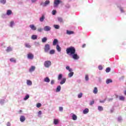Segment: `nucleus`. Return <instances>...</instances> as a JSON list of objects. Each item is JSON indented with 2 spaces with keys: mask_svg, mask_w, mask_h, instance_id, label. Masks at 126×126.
I'll return each mask as SVG.
<instances>
[{
  "mask_svg": "<svg viewBox=\"0 0 126 126\" xmlns=\"http://www.w3.org/2000/svg\"><path fill=\"white\" fill-rule=\"evenodd\" d=\"M98 110L99 112H102V111H103L104 109L103 108V107H102L101 106H98Z\"/></svg>",
  "mask_w": 126,
  "mask_h": 126,
  "instance_id": "obj_36",
  "label": "nucleus"
},
{
  "mask_svg": "<svg viewBox=\"0 0 126 126\" xmlns=\"http://www.w3.org/2000/svg\"><path fill=\"white\" fill-rule=\"evenodd\" d=\"M112 82H113V80H112V79H107L106 80V84H109V83H112Z\"/></svg>",
  "mask_w": 126,
  "mask_h": 126,
  "instance_id": "obj_25",
  "label": "nucleus"
},
{
  "mask_svg": "<svg viewBox=\"0 0 126 126\" xmlns=\"http://www.w3.org/2000/svg\"><path fill=\"white\" fill-rule=\"evenodd\" d=\"M41 4L42 6H47L48 4H50V1L49 0H46L45 2H43Z\"/></svg>",
  "mask_w": 126,
  "mask_h": 126,
  "instance_id": "obj_7",
  "label": "nucleus"
},
{
  "mask_svg": "<svg viewBox=\"0 0 126 126\" xmlns=\"http://www.w3.org/2000/svg\"><path fill=\"white\" fill-rule=\"evenodd\" d=\"M94 94H97L98 93V89L97 87H94L93 90Z\"/></svg>",
  "mask_w": 126,
  "mask_h": 126,
  "instance_id": "obj_23",
  "label": "nucleus"
},
{
  "mask_svg": "<svg viewBox=\"0 0 126 126\" xmlns=\"http://www.w3.org/2000/svg\"><path fill=\"white\" fill-rule=\"evenodd\" d=\"M62 89V87L61 86H58L56 88V92H60Z\"/></svg>",
  "mask_w": 126,
  "mask_h": 126,
  "instance_id": "obj_27",
  "label": "nucleus"
},
{
  "mask_svg": "<svg viewBox=\"0 0 126 126\" xmlns=\"http://www.w3.org/2000/svg\"><path fill=\"white\" fill-rule=\"evenodd\" d=\"M65 81H66V78H63L62 79L60 84H61V85H63V84H64V83H65Z\"/></svg>",
  "mask_w": 126,
  "mask_h": 126,
  "instance_id": "obj_12",
  "label": "nucleus"
},
{
  "mask_svg": "<svg viewBox=\"0 0 126 126\" xmlns=\"http://www.w3.org/2000/svg\"><path fill=\"white\" fill-rule=\"evenodd\" d=\"M66 52L67 55L72 56L73 54H75V48L73 47H70L66 49Z\"/></svg>",
  "mask_w": 126,
  "mask_h": 126,
  "instance_id": "obj_1",
  "label": "nucleus"
},
{
  "mask_svg": "<svg viewBox=\"0 0 126 126\" xmlns=\"http://www.w3.org/2000/svg\"><path fill=\"white\" fill-rule=\"evenodd\" d=\"M72 119L73 121H76V120H77V116L75 114H73L72 116Z\"/></svg>",
  "mask_w": 126,
  "mask_h": 126,
  "instance_id": "obj_24",
  "label": "nucleus"
},
{
  "mask_svg": "<svg viewBox=\"0 0 126 126\" xmlns=\"http://www.w3.org/2000/svg\"><path fill=\"white\" fill-rule=\"evenodd\" d=\"M51 50V46H50V44H46L45 45L44 47V51L45 53H49V51Z\"/></svg>",
  "mask_w": 126,
  "mask_h": 126,
  "instance_id": "obj_3",
  "label": "nucleus"
},
{
  "mask_svg": "<svg viewBox=\"0 0 126 126\" xmlns=\"http://www.w3.org/2000/svg\"><path fill=\"white\" fill-rule=\"evenodd\" d=\"M14 25V22L13 21H11L10 23V27H13V26Z\"/></svg>",
  "mask_w": 126,
  "mask_h": 126,
  "instance_id": "obj_43",
  "label": "nucleus"
},
{
  "mask_svg": "<svg viewBox=\"0 0 126 126\" xmlns=\"http://www.w3.org/2000/svg\"><path fill=\"white\" fill-rule=\"evenodd\" d=\"M117 121L118 123H122L123 122V117L122 116H119L117 118Z\"/></svg>",
  "mask_w": 126,
  "mask_h": 126,
  "instance_id": "obj_17",
  "label": "nucleus"
},
{
  "mask_svg": "<svg viewBox=\"0 0 126 126\" xmlns=\"http://www.w3.org/2000/svg\"><path fill=\"white\" fill-rule=\"evenodd\" d=\"M56 53V51L54 49H52L49 51L50 55H54Z\"/></svg>",
  "mask_w": 126,
  "mask_h": 126,
  "instance_id": "obj_35",
  "label": "nucleus"
},
{
  "mask_svg": "<svg viewBox=\"0 0 126 126\" xmlns=\"http://www.w3.org/2000/svg\"><path fill=\"white\" fill-rule=\"evenodd\" d=\"M126 97L124 96H119V100L120 101H125Z\"/></svg>",
  "mask_w": 126,
  "mask_h": 126,
  "instance_id": "obj_28",
  "label": "nucleus"
},
{
  "mask_svg": "<svg viewBox=\"0 0 126 126\" xmlns=\"http://www.w3.org/2000/svg\"><path fill=\"white\" fill-rule=\"evenodd\" d=\"M51 85H54V84H55V80H52L51 81Z\"/></svg>",
  "mask_w": 126,
  "mask_h": 126,
  "instance_id": "obj_53",
  "label": "nucleus"
},
{
  "mask_svg": "<svg viewBox=\"0 0 126 126\" xmlns=\"http://www.w3.org/2000/svg\"><path fill=\"white\" fill-rule=\"evenodd\" d=\"M38 0H31L32 2V3H34V2H36V1H37Z\"/></svg>",
  "mask_w": 126,
  "mask_h": 126,
  "instance_id": "obj_59",
  "label": "nucleus"
},
{
  "mask_svg": "<svg viewBox=\"0 0 126 126\" xmlns=\"http://www.w3.org/2000/svg\"><path fill=\"white\" fill-rule=\"evenodd\" d=\"M82 95H83V94H82V93L79 94H78V98H81L82 97Z\"/></svg>",
  "mask_w": 126,
  "mask_h": 126,
  "instance_id": "obj_46",
  "label": "nucleus"
},
{
  "mask_svg": "<svg viewBox=\"0 0 126 126\" xmlns=\"http://www.w3.org/2000/svg\"><path fill=\"white\" fill-rule=\"evenodd\" d=\"M120 11L122 13L125 12V11L124 10V9L123 8H120Z\"/></svg>",
  "mask_w": 126,
  "mask_h": 126,
  "instance_id": "obj_57",
  "label": "nucleus"
},
{
  "mask_svg": "<svg viewBox=\"0 0 126 126\" xmlns=\"http://www.w3.org/2000/svg\"><path fill=\"white\" fill-rule=\"evenodd\" d=\"M73 60H79V56L76 53H74L72 55H71Z\"/></svg>",
  "mask_w": 126,
  "mask_h": 126,
  "instance_id": "obj_5",
  "label": "nucleus"
},
{
  "mask_svg": "<svg viewBox=\"0 0 126 126\" xmlns=\"http://www.w3.org/2000/svg\"><path fill=\"white\" fill-rule=\"evenodd\" d=\"M63 108L62 107H59V111H60V112H63Z\"/></svg>",
  "mask_w": 126,
  "mask_h": 126,
  "instance_id": "obj_56",
  "label": "nucleus"
},
{
  "mask_svg": "<svg viewBox=\"0 0 126 126\" xmlns=\"http://www.w3.org/2000/svg\"><path fill=\"white\" fill-rule=\"evenodd\" d=\"M124 94H125V95H126V91H125V92H124Z\"/></svg>",
  "mask_w": 126,
  "mask_h": 126,
  "instance_id": "obj_62",
  "label": "nucleus"
},
{
  "mask_svg": "<svg viewBox=\"0 0 126 126\" xmlns=\"http://www.w3.org/2000/svg\"><path fill=\"white\" fill-rule=\"evenodd\" d=\"M73 74H74V73L73 72H70L68 74V77H72V76H73Z\"/></svg>",
  "mask_w": 126,
  "mask_h": 126,
  "instance_id": "obj_30",
  "label": "nucleus"
},
{
  "mask_svg": "<svg viewBox=\"0 0 126 126\" xmlns=\"http://www.w3.org/2000/svg\"><path fill=\"white\" fill-rule=\"evenodd\" d=\"M37 38H38V35L36 34H33L32 35V37H31V39L32 40H37Z\"/></svg>",
  "mask_w": 126,
  "mask_h": 126,
  "instance_id": "obj_16",
  "label": "nucleus"
},
{
  "mask_svg": "<svg viewBox=\"0 0 126 126\" xmlns=\"http://www.w3.org/2000/svg\"><path fill=\"white\" fill-rule=\"evenodd\" d=\"M27 84L29 86H31V85H32V81H31V80H27Z\"/></svg>",
  "mask_w": 126,
  "mask_h": 126,
  "instance_id": "obj_21",
  "label": "nucleus"
},
{
  "mask_svg": "<svg viewBox=\"0 0 126 126\" xmlns=\"http://www.w3.org/2000/svg\"><path fill=\"white\" fill-rule=\"evenodd\" d=\"M94 100H93V101H91L90 103V106H92V105H94Z\"/></svg>",
  "mask_w": 126,
  "mask_h": 126,
  "instance_id": "obj_54",
  "label": "nucleus"
},
{
  "mask_svg": "<svg viewBox=\"0 0 126 126\" xmlns=\"http://www.w3.org/2000/svg\"><path fill=\"white\" fill-rule=\"evenodd\" d=\"M85 80H86V81H88L89 80V77L88 76V75H86Z\"/></svg>",
  "mask_w": 126,
  "mask_h": 126,
  "instance_id": "obj_47",
  "label": "nucleus"
},
{
  "mask_svg": "<svg viewBox=\"0 0 126 126\" xmlns=\"http://www.w3.org/2000/svg\"><path fill=\"white\" fill-rule=\"evenodd\" d=\"M36 67L35 66H32L31 68L29 69L30 72H33L35 70Z\"/></svg>",
  "mask_w": 126,
  "mask_h": 126,
  "instance_id": "obj_13",
  "label": "nucleus"
},
{
  "mask_svg": "<svg viewBox=\"0 0 126 126\" xmlns=\"http://www.w3.org/2000/svg\"><path fill=\"white\" fill-rule=\"evenodd\" d=\"M60 123V120L59 119H54V124L55 125H59Z\"/></svg>",
  "mask_w": 126,
  "mask_h": 126,
  "instance_id": "obj_20",
  "label": "nucleus"
},
{
  "mask_svg": "<svg viewBox=\"0 0 126 126\" xmlns=\"http://www.w3.org/2000/svg\"><path fill=\"white\" fill-rule=\"evenodd\" d=\"M30 28L33 31H36V30H37V28H36L35 25H30Z\"/></svg>",
  "mask_w": 126,
  "mask_h": 126,
  "instance_id": "obj_9",
  "label": "nucleus"
},
{
  "mask_svg": "<svg viewBox=\"0 0 126 126\" xmlns=\"http://www.w3.org/2000/svg\"><path fill=\"white\" fill-rule=\"evenodd\" d=\"M110 112H111V113H113L114 112V110L111 109Z\"/></svg>",
  "mask_w": 126,
  "mask_h": 126,
  "instance_id": "obj_61",
  "label": "nucleus"
},
{
  "mask_svg": "<svg viewBox=\"0 0 126 126\" xmlns=\"http://www.w3.org/2000/svg\"><path fill=\"white\" fill-rule=\"evenodd\" d=\"M41 115H42V111H39L38 112V116L39 117H41Z\"/></svg>",
  "mask_w": 126,
  "mask_h": 126,
  "instance_id": "obj_51",
  "label": "nucleus"
},
{
  "mask_svg": "<svg viewBox=\"0 0 126 126\" xmlns=\"http://www.w3.org/2000/svg\"><path fill=\"white\" fill-rule=\"evenodd\" d=\"M65 68L67 70H68L69 72H71V71H72V69L70 68V67H69V66H66Z\"/></svg>",
  "mask_w": 126,
  "mask_h": 126,
  "instance_id": "obj_29",
  "label": "nucleus"
},
{
  "mask_svg": "<svg viewBox=\"0 0 126 126\" xmlns=\"http://www.w3.org/2000/svg\"><path fill=\"white\" fill-rule=\"evenodd\" d=\"M74 33V32H73V31H68V30L66 31V34L67 35H71V34H73Z\"/></svg>",
  "mask_w": 126,
  "mask_h": 126,
  "instance_id": "obj_26",
  "label": "nucleus"
},
{
  "mask_svg": "<svg viewBox=\"0 0 126 126\" xmlns=\"http://www.w3.org/2000/svg\"><path fill=\"white\" fill-rule=\"evenodd\" d=\"M30 97V95L29 94H27L25 97L24 98V101H27V100H28Z\"/></svg>",
  "mask_w": 126,
  "mask_h": 126,
  "instance_id": "obj_33",
  "label": "nucleus"
},
{
  "mask_svg": "<svg viewBox=\"0 0 126 126\" xmlns=\"http://www.w3.org/2000/svg\"><path fill=\"white\" fill-rule=\"evenodd\" d=\"M98 69L99 70H102V69H103V67L102 66V65L98 66Z\"/></svg>",
  "mask_w": 126,
  "mask_h": 126,
  "instance_id": "obj_55",
  "label": "nucleus"
},
{
  "mask_svg": "<svg viewBox=\"0 0 126 126\" xmlns=\"http://www.w3.org/2000/svg\"><path fill=\"white\" fill-rule=\"evenodd\" d=\"M10 61L11 62V63H16V60H15V59L14 58H11L10 59Z\"/></svg>",
  "mask_w": 126,
  "mask_h": 126,
  "instance_id": "obj_39",
  "label": "nucleus"
},
{
  "mask_svg": "<svg viewBox=\"0 0 126 126\" xmlns=\"http://www.w3.org/2000/svg\"><path fill=\"white\" fill-rule=\"evenodd\" d=\"M25 47H26V48H28L29 49H30V48H31V45H30V43H25Z\"/></svg>",
  "mask_w": 126,
  "mask_h": 126,
  "instance_id": "obj_32",
  "label": "nucleus"
},
{
  "mask_svg": "<svg viewBox=\"0 0 126 126\" xmlns=\"http://www.w3.org/2000/svg\"><path fill=\"white\" fill-rule=\"evenodd\" d=\"M44 19H45V16L42 15V17L40 18L39 21L40 22H43V21H44Z\"/></svg>",
  "mask_w": 126,
  "mask_h": 126,
  "instance_id": "obj_34",
  "label": "nucleus"
},
{
  "mask_svg": "<svg viewBox=\"0 0 126 126\" xmlns=\"http://www.w3.org/2000/svg\"><path fill=\"white\" fill-rule=\"evenodd\" d=\"M44 82H47V83H49L50 81V78H49L48 77H46L44 78Z\"/></svg>",
  "mask_w": 126,
  "mask_h": 126,
  "instance_id": "obj_19",
  "label": "nucleus"
},
{
  "mask_svg": "<svg viewBox=\"0 0 126 126\" xmlns=\"http://www.w3.org/2000/svg\"><path fill=\"white\" fill-rule=\"evenodd\" d=\"M27 58L29 60H33L34 59V55L32 53H29L28 54Z\"/></svg>",
  "mask_w": 126,
  "mask_h": 126,
  "instance_id": "obj_8",
  "label": "nucleus"
},
{
  "mask_svg": "<svg viewBox=\"0 0 126 126\" xmlns=\"http://www.w3.org/2000/svg\"><path fill=\"white\" fill-rule=\"evenodd\" d=\"M34 45L36 47H39L40 46V43L39 42H34Z\"/></svg>",
  "mask_w": 126,
  "mask_h": 126,
  "instance_id": "obj_44",
  "label": "nucleus"
},
{
  "mask_svg": "<svg viewBox=\"0 0 126 126\" xmlns=\"http://www.w3.org/2000/svg\"><path fill=\"white\" fill-rule=\"evenodd\" d=\"M99 102H100V103H105V102H106V99H103V100H99Z\"/></svg>",
  "mask_w": 126,
  "mask_h": 126,
  "instance_id": "obj_52",
  "label": "nucleus"
},
{
  "mask_svg": "<svg viewBox=\"0 0 126 126\" xmlns=\"http://www.w3.org/2000/svg\"><path fill=\"white\" fill-rule=\"evenodd\" d=\"M105 71L106 72H110V71H111V68L110 67L106 68Z\"/></svg>",
  "mask_w": 126,
  "mask_h": 126,
  "instance_id": "obj_45",
  "label": "nucleus"
},
{
  "mask_svg": "<svg viewBox=\"0 0 126 126\" xmlns=\"http://www.w3.org/2000/svg\"><path fill=\"white\" fill-rule=\"evenodd\" d=\"M56 50L59 53L62 52V48H61V46L59 44H57L56 45Z\"/></svg>",
  "mask_w": 126,
  "mask_h": 126,
  "instance_id": "obj_10",
  "label": "nucleus"
},
{
  "mask_svg": "<svg viewBox=\"0 0 126 126\" xmlns=\"http://www.w3.org/2000/svg\"><path fill=\"white\" fill-rule=\"evenodd\" d=\"M58 20L59 22H60L61 23H63V20L62 18L61 17H58Z\"/></svg>",
  "mask_w": 126,
  "mask_h": 126,
  "instance_id": "obj_41",
  "label": "nucleus"
},
{
  "mask_svg": "<svg viewBox=\"0 0 126 126\" xmlns=\"http://www.w3.org/2000/svg\"><path fill=\"white\" fill-rule=\"evenodd\" d=\"M52 29V28L49 26H45L43 28V30L46 32H49V31H51V30Z\"/></svg>",
  "mask_w": 126,
  "mask_h": 126,
  "instance_id": "obj_6",
  "label": "nucleus"
},
{
  "mask_svg": "<svg viewBox=\"0 0 126 126\" xmlns=\"http://www.w3.org/2000/svg\"><path fill=\"white\" fill-rule=\"evenodd\" d=\"M54 27L55 28V29H60V26L58 25H54Z\"/></svg>",
  "mask_w": 126,
  "mask_h": 126,
  "instance_id": "obj_42",
  "label": "nucleus"
},
{
  "mask_svg": "<svg viewBox=\"0 0 126 126\" xmlns=\"http://www.w3.org/2000/svg\"><path fill=\"white\" fill-rule=\"evenodd\" d=\"M20 121L21 123H24L25 122V116L22 115L20 117Z\"/></svg>",
  "mask_w": 126,
  "mask_h": 126,
  "instance_id": "obj_11",
  "label": "nucleus"
},
{
  "mask_svg": "<svg viewBox=\"0 0 126 126\" xmlns=\"http://www.w3.org/2000/svg\"><path fill=\"white\" fill-rule=\"evenodd\" d=\"M37 31L38 32H42V31H43V29L41 28H39L38 29H37Z\"/></svg>",
  "mask_w": 126,
  "mask_h": 126,
  "instance_id": "obj_49",
  "label": "nucleus"
},
{
  "mask_svg": "<svg viewBox=\"0 0 126 126\" xmlns=\"http://www.w3.org/2000/svg\"><path fill=\"white\" fill-rule=\"evenodd\" d=\"M52 65V62L50 61L47 60L44 62V66L46 68H49Z\"/></svg>",
  "mask_w": 126,
  "mask_h": 126,
  "instance_id": "obj_2",
  "label": "nucleus"
},
{
  "mask_svg": "<svg viewBox=\"0 0 126 126\" xmlns=\"http://www.w3.org/2000/svg\"><path fill=\"white\" fill-rule=\"evenodd\" d=\"M4 103H5V100L4 99H0V105H3Z\"/></svg>",
  "mask_w": 126,
  "mask_h": 126,
  "instance_id": "obj_38",
  "label": "nucleus"
},
{
  "mask_svg": "<svg viewBox=\"0 0 126 126\" xmlns=\"http://www.w3.org/2000/svg\"><path fill=\"white\" fill-rule=\"evenodd\" d=\"M56 13H57V11L56 10H53L52 11L53 15H56Z\"/></svg>",
  "mask_w": 126,
  "mask_h": 126,
  "instance_id": "obj_50",
  "label": "nucleus"
},
{
  "mask_svg": "<svg viewBox=\"0 0 126 126\" xmlns=\"http://www.w3.org/2000/svg\"><path fill=\"white\" fill-rule=\"evenodd\" d=\"M47 40H48V38L47 37H44L42 39V43H46L47 42Z\"/></svg>",
  "mask_w": 126,
  "mask_h": 126,
  "instance_id": "obj_37",
  "label": "nucleus"
},
{
  "mask_svg": "<svg viewBox=\"0 0 126 126\" xmlns=\"http://www.w3.org/2000/svg\"><path fill=\"white\" fill-rule=\"evenodd\" d=\"M13 48L12 47L9 46L7 47V49H6V51L7 53H9V52H12Z\"/></svg>",
  "mask_w": 126,
  "mask_h": 126,
  "instance_id": "obj_14",
  "label": "nucleus"
},
{
  "mask_svg": "<svg viewBox=\"0 0 126 126\" xmlns=\"http://www.w3.org/2000/svg\"><path fill=\"white\" fill-rule=\"evenodd\" d=\"M112 100H113V98L109 99V101H112Z\"/></svg>",
  "mask_w": 126,
  "mask_h": 126,
  "instance_id": "obj_63",
  "label": "nucleus"
},
{
  "mask_svg": "<svg viewBox=\"0 0 126 126\" xmlns=\"http://www.w3.org/2000/svg\"><path fill=\"white\" fill-rule=\"evenodd\" d=\"M0 2L2 4H5L6 3V0H0Z\"/></svg>",
  "mask_w": 126,
  "mask_h": 126,
  "instance_id": "obj_40",
  "label": "nucleus"
},
{
  "mask_svg": "<svg viewBox=\"0 0 126 126\" xmlns=\"http://www.w3.org/2000/svg\"><path fill=\"white\" fill-rule=\"evenodd\" d=\"M6 126H11V124H10V122H7V124H6Z\"/></svg>",
  "mask_w": 126,
  "mask_h": 126,
  "instance_id": "obj_58",
  "label": "nucleus"
},
{
  "mask_svg": "<svg viewBox=\"0 0 126 126\" xmlns=\"http://www.w3.org/2000/svg\"><path fill=\"white\" fill-rule=\"evenodd\" d=\"M59 43V40H58V39H54L53 42V46H56Z\"/></svg>",
  "mask_w": 126,
  "mask_h": 126,
  "instance_id": "obj_18",
  "label": "nucleus"
},
{
  "mask_svg": "<svg viewBox=\"0 0 126 126\" xmlns=\"http://www.w3.org/2000/svg\"><path fill=\"white\" fill-rule=\"evenodd\" d=\"M20 112H21V110H20Z\"/></svg>",
  "mask_w": 126,
  "mask_h": 126,
  "instance_id": "obj_64",
  "label": "nucleus"
},
{
  "mask_svg": "<svg viewBox=\"0 0 126 126\" xmlns=\"http://www.w3.org/2000/svg\"><path fill=\"white\" fill-rule=\"evenodd\" d=\"M86 46V44H83L82 46V48H85Z\"/></svg>",
  "mask_w": 126,
  "mask_h": 126,
  "instance_id": "obj_60",
  "label": "nucleus"
},
{
  "mask_svg": "<svg viewBox=\"0 0 126 126\" xmlns=\"http://www.w3.org/2000/svg\"><path fill=\"white\" fill-rule=\"evenodd\" d=\"M63 78V74H59L58 76V80H61Z\"/></svg>",
  "mask_w": 126,
  "mask_h": 126,
  "instance_id": "obj_31",
  "label": "nucleus"
},
{
  "mask_svg": "<svg viewBox=\"0 0 126 126\" xmlns=\"http://www.w3.org/2000/svg\"><path fill=\"white\" fill-rule=\"evenodd\" d=\"M61 2H62V1H61V0H55L54 3V7H57V6H58V5H59V4L61 3Z\"/></svg>",
  "mask_w": 126,
  "mask_h": 126,
  "instance_id": "obj_4",
  "label": "nucleus"
},
{
  "mask_svg": "<svg viewBox=\"0 0 126 126\" xmlns=\"http://www.w3.org/2000/svg\"><path fill=\"white\" fill-rule=\"evenodd\" d=\"M41 106H42V104H41L40 103H38L36 104V107L37 108H40Z\"/></svg>",
  "mask_w": 126,
  "mask_h": 126,
  "instance_id": "obj_48",
  "label": "nucleus"
},
{
  "mask_svg": "<svg viewBox=\"0 0 126 126\" xmlns=\"http://www.w3.org/2000/svg\"><path fill=\"white\" fill-rule=\"evenodd\" d=\"M89 113V109L88 108H86L83 111V114L84 115H86V114H88Z\"/></svg>",
  "mask_w": 126,
  "mask_h": 126,
  "instance_id": "obj_15",
  "label": "nucleus"
},
{
  "mask_svg": "<svg viewBox=\"0 0 126 126\" xmlns=\"http://www.w3.org/2000/svg\"><path fill=\"white\" fill-rule=\"evenodd\" d=\"M6 14L8 16H9V15H11V14H12V11L11 10H7L6 11Z\"/></svg>",
  "mask_w": 126,
  "mask_h": 126,
  "instance_id": "obj_22",
  "label": "nucleus"
}]
</instances>
